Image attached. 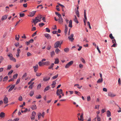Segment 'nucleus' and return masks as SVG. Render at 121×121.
Segmentation results:
<instances>
[{"mask_svg":"<svg viewBox=\"0 0 121 121\" xmlns=\"http://www.w3.org/2000/svg\"><path fill=\"white\" fill-rule=\"evenodd\" d=\"M57 4H58L59 5L61 6L62 7V9H63V8H64L65 7L63 5L60 4V3H58Z\"/></svg>","mask_w":121,"mask_h":121,"instance_id":"nucleus-58","label":"nucleus"},{"mask_svg":"<svg viewBox=\"0 0 121 121\" xmlns=\"http://www.w3.org/2000/svg\"><path fill=\"white\" fill-rule=\"evenodd\" d=\"M3 101L4 104L7 103L8 102V98L6 97H5L3 99Z\"/></svg>","mask_w":121,"mask_h":121,"instance_id":"nucleus-10","label":"nucleus"},{"mask_svg":"<svg viewBox=\"0 0 121 121\" xmlns=\"http://www.w3.org/2000/svg\"><path fill=\"white\" fill-rule=\"evenodd\" d=\"M35 98L37 99H39L41 98V96L40 95H39L38 96L36 95L35 96Z\"/></svg>","mask_w":121,"mask_h":121,"instance_id":"nucleus-39","label":"nucleus"},{"mask_svg":"<svg viewBox=\"0 0 121 121\" xmlns=\"http://www.w3.org/2000/svg\"><path fill=\"white\" fill-rule=\"evenodd\" d=\"M80 118H79V117H78V120L79 121H83V114H82L80 116Z\"/></svg>","mask_w":121,"mask_h":121,"instance_id":"nucleus-8","label":"nucleus"},{"mask_svg":"<svg viewBox=\"0 0 121 121\" xmlns=\"http://www.w3.org/2000/svg\"><path fill=\"white\" fill-rule=\"evenodd\" d=\"M109 37L112 39H114V38L112 36V33H111L109 35Z\"/></svg>","mask_w":121,"mask_h":121,"instance_id":"nucleus-37","label":"nucleus"},{"mask_svg":"<svg viewBox=\"0 0 121 121\" xmlns=\"http://www.w3.org/2000/svg\"><path fill=\"white\" fill-rule=\"evenodd\" d=\"M56 48L55 50V52L56 54H58L60 52V51L58 48Z\"/></svg>","mask_w":121,"mask_h":121,"instance_id":"nucleus-25","label":"nucleus"},{"mask_svg":"<svg viewBox=\"0 0 121 121\" xmlns=\"http://www.w3.org/2000/svg\"><path fill=\"white\" fill-rule=\"evenodd\" d=\"M34 94V91H32L30 92L29 95L30 96H32Z\"/></svg>","mask_w":121,"mask_h":121,"instance_id":"nucleus-36","label":"nucleus"},{"mask_svg":"<svg viewBox=\"0 0 121 121\" xmlns=\"http://www.w3.org/2000/svg\"><path fill=\"white\" fill-rule=\"evenodd\" d=\"M60 41H58L56 42L55 44L54 47L55 48H57L59 47L60 45Z\"/></svg>","mask_w":121,"mask_h":121,"instance_id":"nucleus-3","label":"nucleus"},{"mask_svg":"<svg viewBox=\"0 0 121 121\" xmlns=\"http://www.w3.org/2000/svg\"><path fill=\"white\" fill-rule=\"evenodd\" d=\"M8 15H4L1 18V20L2 21H3L4 20L6 19L7 18Z\"/></svg>","mask_w":121,"mask_h":121,"instance_id":"nucleus-14","label":"nucleus"},{"mask_svg":"<svg viewBox=\"0 0 121 121\" xmlns=\"http://www.w3.org/2000/svg\"><path fill=\"white\" fill-rule=\"evenodd\" d=\"M58 76V74H57L56 75L53 76L52 78L53 79H54L57 78Z\"/></svg>","mask_w":121,"mask_h":121,"instance_id":"nucleus-45","label":"nucleus"},{"mask_svg":"<svg viewBox=\"0 0 121 121\" xmlns=\"http://www.w3.org/2000/svg\"><path fill=\"white\" fill-rule=\"evenodd\" d=\"M72 21L71 20H70L69 22V27L72 28Z\"/></svg>","mask_w":121,"mask_h":121,"instance_id":"nucleus-22","label":"nucleus"},{"mask_svg":"<svg viewBox=\"0 0 121 121\" xmlns=\"http://www.w3.org/2000/svg\"><path fill=\"white\" fill-rule=\"evenodd\" d=\"M55 61L54 62L55 64H57L59 62V60L58 58L55 59Z\"/></svg>","mask_w":121,"mask_h":121,"instance_id":"nucleus-32","label":"nucleus"},{"mask_svg":"<svg viewBox=\"0 0 121 121\" xmlns=\"http://www.w3.org/2000/svg\"><path fill=\"white\" fill-rule=\"evenodd\" d=\"M18 76V74H16L14 75L13 76V78L14 79H16L17 78Z\"/></svg>","mask_w":121,"mask_h":121,"instance_id":"nucleus-41","label":"nucleus"},{"mask_svg":"<svg viewBox=\"0 0 121 121\" xmlns=\"http://www.w3.org/2000/svg\"><path fill=\"white\" fill-rule=\"evenodd\" d=\"M7 56L9 57V59L14 62H16V59L14 58L13 57L12 54L11 53H9L8 54Z\"/></svg>","mask_w":121,"mask_h":121,"instance_id":"nucleus-1","label":"nucleus"},{"mask_svg":"<svg viewBox=\"0 0 121 121\" xmlns=\"http://www.w3.org/2000/svg\"><path fill=\"white\" fill-rule=\"evenodd\" d=\"M20 78H18L17 79L16 83V84H18L19 83L20 81Z\"/></svg>","mask_w":121,"mask_h":121,"instance_id":"nucleus-47","label":"nucleus"},{"mask_svg":"<svg viewBox=\"0 0 121 121\" xmlns=\"http://www.w3.org/2000/svg\"><path fill=\"white\" fill-rule=\"evenodd\" d=\"M11 68V66L10 65H8L7 68V70L10 69Z\"/></svg>","mask_w":121,"mask_h":121,"instance_id":"nucleus-44","label":"nucleus"},{"mask_svg":"<svg viewBox=\"0 0 121 121\" xmlns=\"http://www.w3.org/2000/svg\"><path fill=\"white\" fill-rule=\"evenodd\" d=\"M33 68L34 69V71L35 72H36L38 69V66L37 65L35 66H34Z\"/></svg>","mask_w":121,"mask_h":121,"instance_id":"nucleus-9","label":"nucleus"},{"mask_svg":"<svg viewBox=\"0 0 121 121\" xmlns=\"http://www.w3.org/2000/svg\"><path fill=\"white\" fill-rule=\"evenodd\" d=\"M33 21H35V22H37V23L39 22H40L41 21L40 20H39L37 18L35 17V19H33L32 20Z\"/></svg>","mask_w":121,"mask_h":121,"instance_id":"nucleus-30","label":"nucleus"},{"mask_svg":"<svg viewBox=\"0 0 121 121\" xmlns=\"http://www.w3.org/2000/svg\"><path fill=\"white\" fill-rule=\"evenodd\" d=\"M50 64V62L49 61L43 62V65H46L47 66L48 65Z\"/></svg>","mask_w":121,"mask_h":121,"instance_id":"nucleus-18","label":"nucleus"},{"mask_svg":"<svg viewBox=\"0 0 121 121\" xmlns=\"http://www.w3.org/2000/svg\"><path fill=\"white\" fill-rule=\"evenodd\" d=\"M107 117H108L111 116V113L108 110L107 111Z\"/></svg>","mask_w":121,"mask_h":121,"instance_id":"nucleus-17","label":"nucleus"},{"mask_svg":"<svg viewBox=\"0 0 121 121\" xmlns=\"http://www.w3.org/2000/svg\"><path fill=\"white\" fill-rule=\"evenodd\" d=\"M17 51V53L16 55V56L17 57H18L19 56V53L21 52V51L19 48H18Z\"/></svg>","mask_w":121,"mask_h":121,"instance_id":"nucleus-13","label":"nucleus"},{"mask_svg":"<svg viewBox=\"0 0 121 121\" xmlns=\"http://www.w3.org/2000/svg\"><path fill=\"white\" fill-rule=\"evenodd\" d=\"M20 17H23L25 15V14L24 13H20L19 14Z\"/></svg>","mask_w":121,"mask_h":121,"instance_id":"nucleus-43","label":"nucleus"},{"mask_svg":"<svg viewBox=\"0 0 121 121\" xmlns=\"http://www.w3.org/2000/svg\"><path fill=\"white\" fill-rule=\"evenodd\" d=\"M74 18L73 19L74 21L75 22H76L77 24L78 23V21L77 19V17H76V15H75L74 16Z\"/></svg>","mask_w":121,"mask_h":121,"instance_id":"nucleus-19","label":"nucleus"},{"mask_svg":"<svg viewBox=\"0 0 121 121\" xmlns=\"http://www.w3.org/2000/svg\"><path fill=\"white\" fill-rule=\"evenodd\" d=\"M83 66V65L81 64H80L79 65V67L80 68H82Z\"/></svg>","mask_w":121,"mask_h":121,"instance_id":"nucleus-63","label":"nucleus"},{"mask_svg":"<svg viewBox=\"0 0 121 121\" xmlns=\"http://www.w3.org/2000/svg\"><path fill=\"white\" fill-rule=\"evenodd\" d=\"M96 119L97 121H100L101 120L100 118L98 115H97L96 116Z\"/></svg>","mask_w":121,"mask_h":121,"instance_id":"nucleus-24","label":"nucleus"},{"mask_svg":"<svg viewBox=\"0 0 121 121\" xmlns=\"http://www.w3.org/2000/svg\"><path fill=\"white\" fill-rule=\"evenodd\" d=\"M62 92V89H57V91H56V94L57 95H60V94H61V93Z\"/></svg>","mask_w":121,"mask_h":121,"instance_id":"nucleus-7","label":"nucleus"},{"mask_svg":"<svg viewBox=\"0 0 121 121\" xmlns=\"http://www.w3.org/2000/svg\"><path fill=\"white\" fill-rule=\"evenodd\" d=\"M41 87V84H39L37 86V89H40Z\"/></svg>","mask_w":121,"mask_h":121,"instance_id":"nucleus-55","label":"nucleus"},{"mask_svg":"<svg viewBox=\"0 0 121 121\" xmlns=\"http://www.w3.org/2000/svg\"><path fill=\"white\" fill-rule=\"evenodd\" d=\"M44 35L45 37L48 39H51V38L49 34H45Z\"/></svg>","mask_w":121,"mask_h":121,"instance_id":"nucleus-15","label":"nucleus"},{"mask_svg":"<svg viewBox=\"0 0 121 121\" xmlns=\"http://www.w3.org/2000/svg\"><path fill=\"white\" fill-rule=\"evenodd\" d=\"M73 35L72 34L68 37V38L69 39V40L71 41L72 42L74 40V38H73Z\"/></svg>","mask_w":121,"mask_h":121,"instance_id":"nucleus-5","label":"nucleus"},{"mask_svg":"<svg viewBox=\"0 0 121 121\" xmlns=\"http://www.w3.org/2000/svg\"><path fill=\"white\" fill-rule=\"evenodd\" d=\"M74 92L75 94H77L78 95H80V93L76 91H74Z\"/></svg>","mask_w":121,"mask_h":121,"instance_id":"nucleus-49","label":"nucleus"},{"mask_svg":"<svg viewBox=\"0 0 121 121\" xmlns=\"http://www.w3.org/2000/svg\"><path fill=\"white\" fill-rule=\"evenodd\" d=\"M25 102H23V104H22V105H20V107H23V106L24 105H25Z\"/></svg>","mask_w":121,"mask_h":121,"instance_id":"nucleus-60","label":"nucleus"},{"mask_svg":"<svg viewBox=\"0 0 121 121\" xmlns=\"http://www.w3.org/2000/svg\"><path fill=\"white\" fill-rule=\"evenodd\" d=\"M103 81V78L99 79H98L97 82L98 83H100L102 82Z\"/></svg>","mask_w":121,"mask_h":121,"instance_id":"nucleus-29","label":"nucleus"},{"mask_svg":"<svg viewBox=\"0 0 121 121\" xmlns=\"http://www.w3.org/2000/svg\"><path fill=\"white\" fill-rule=\"evenodd\" d=\"M19 120V118H17L14 119L13 121H18Z\"/></svg>","mask_w":121,"mask_h":121,"instance_id":"nucleus-59","label":"nucleus"},{"mask_svg":"<svg viewBox=\"0 0 121 121\" xmlns=\"http://www.w3.org/2000/svg\"><path fill=\"white\" fill-rule=\"evenodd\" d=\"M41 74H42L41 73H36V75L37 76H39L41 75Z\"/></svg>","mask_w":121,"mask_h":121,"instance_id":"nucleus-51","label":"nucleus"},{"mask_svg":"<svg viewBox=\"0 0 121 121\" xmlns=\"http://www.w3.org/2000/svg\"><path fill=\"white\" fill-rule=\"evenodd\" d=\"M31 108L33 110H35L36 109L37 107L35 104L32 105L31 107Z\"/></svg>","mask_w":121,"mask_h":121,"instance_id":"nucleus-20","label":"nucleus"},{"mask_svg":"<svg viewBox=\"0 0 121 121\" xmlns=\"http://www.w3.org/2000/svg\"><path fill=\"white\" fill-rule=\"evenodd\" d=\"M27 56H30L31 55V54L29 52H28L27 53Z\"/></svg>","mask_w":121,"mask_h":121,"instance_id":"nucleus-62","label":"nucleus"},{"mask_svg":"<svg viewBox=\"0 0 121 121\" xmlns=\"http://www.w3.org/2000/svg\"><path fill=\"white\" fill-rule=\"evenodd\" d=\"M108 95L109 96L111 97H113L116 96L115 95L113 94L111 92H109L108 93Z\"/></svg>","mask_w":121,"mask_h":121,"instance_id":"nucleus-12","label":"nucleus"},{"mask_svg":"<svg viewBox=\"0 0 121 121\" xmlns=\"http://www.w3.org/2000/svg\"><path fill=\"white\" fill-rule=\"evenodd\" d=\"M75 12L77 16L79 17V15L78 10H76L75 11Z\"/></svg>","mask_w":121,"mask_h":121,"instance_id":"nucleus-31","label":"nucleus"},{"mask_svg":"<svg viewBox=\"0 0 121 121\" xmlns=\"http://www.w3.org/2000/svg\"><path fill=\"white\" fill-rule=\"evenodd\" d=\"M79 85L78 84H76L74 85V86H77V87L79 89H81L82 87V86H79Z\"/></svg>","mask_w":121,"mask_h":121,"instance_id":"nucleus-34","label":"nucleus"},{"mask_svg":"<svg viewBox=\"0 0 121 121\" xmlns=\"http://www.w3.org/2000/svg\"><path fill=\"white\" fill-rule=\"evenodd\" d=\"M26 75H27L26 73H25L23 75V76H22V79H24L25 77H26Z\"/></svg>","mask_w":121,"mask_h":121,"instance_id":"nucleus-46","label":"nucleus"},{"mask_svg":"<svg viewBox=\"0 0 121 121\" xmlns=\"http://www.w3.org/2000/svg\"><path fill=\"white\" fill-rule=\"evenodd\" d=\"M18 37H17V36L16 35V38H15V39L16 40H19V35H18Z\"/></svg>","mask_w":121,"mask_h":121,"instance_id":"nucleus-56","label":"nucleus"},{"mask_svg":"<svg viewBox=\"0 0 121 121\" xmlns=\"http://www.w3.org/2000/svg\"><path fill=\"white\" fill-rule=\"evenodd\" d=\"M15 85H12L11 87L9 88L8 90L9 92H10V91H11L15 87Z\"/></svg>","mask_w":121,"mask_h":121,"instance_id":"nucleus-21","label":"nucleus"},{"mask_svg":"<svg viewBox=\"0 0 121 121\" xmlns=\"http://www.w3.org/2000/svg\"><path fill=\"white\" fill-rule=\"evenodd\" d=\"M87 99L88 101H89L91 100V98L90 96H89L87 97Z\"/></svg>","mask_w":121,"mask_h":121,"instance_id":"nucleus-57","label":"nucleus"},{"mask_svg":"<svg viewBox=\"0 0 121 121\" xmlns=\"http://www.w3.org/2000/svg\"><path fill=\"white\" fill-rule=\"evenodd\" d=\"M13 70H11L9 72L8 74V75H10L11 74H12V73L13 72Z\"/></svg>","mask_w":121,"mask_h":121,"instance_id":"nucleus-54","label":"nucleus"},{"mask_svg":"<svg viewBox=\"0 0 121 121\" xmlns=\"http://www.w3.org/2000/svg\"><path fill=\"white\" fill-rule=\"evenodd\" d=\"M50 78V77H44L43 78V81H47L49 80Z\"/></svg>","mask_w":121,"mask_h":121,"instance_id":"nucleus-11","label":"nucleus"},{"mask_svg":"<svg viewBox=\"0 0 121 121\" xmlns=\"http://www.w3.org/2000/svg\"><path fill=\"white\" fill-rule=\"evenodd\" d=\"M44 24L43 23H39V26H40V27H42L44 25Z\"/></svg>","mask_w":121,"mask_h":121,"instance_id":"nucleus-50","label":"nucleus"},{"mask_svg":"<svg viewBox=\"0 0 121 121\" xmlns=\"http://www.w3.org/2000/svg\"><path fill=\"white\" fill-rule=\"evenodd\" d=\"M58 21L60 23H62L63 22V20L61 17H59L58 19Z\"/></svg>","mask_w":121,"mask_h":121,"instance_id":"nucleus-16","label":"nucleus"},{"mask_svg":"<svg viewBox=\"0 0 121 121\" xmlns=\"http://www.w3.org/2000/svg\"><path fill=\"white\" fill-rule=\"evenodd\" d=\"M46 31L48 32H50V29L48 28H46Z\"/></svg>","mask_w":121,"mask_h":121,"instance_id":"nucleus-61","label":"nucleus"},{"mask_svg":"<svg viewBox=\"0 0 121 121\" xmlns=\"http://www.w3.org/2000/svg\"><path fill=\"white\" fill-rule=\"evenodd\" d=\"M4 60V58L2 56H0V64Z\"/></svg>","mask_w":121,"mask_h":121,"instance_id":"nucleus-35","label":"nucleus"},{"mask_svg":"<svg viewBox=\"0 0 121 121\" xmlns=\"http://www.w3.org/2000/svg\"><path fill=\"white\" fill-rule=\"evenodd\" d=\"M27 3L24 4H23V6L24 7L26 8L27 6Z\"/></svg>","mask_w":121,"mask_h":121,"instance_id":"nucleus-64","label":"nucleus"},{"mask_svg":"<svg viewBox=\"0 0 121 121\" xmlns=\"http://www.w3.org/2000/svg\"><path fill=\"white\" fill-rule=\"evenodd\" d=\"M51 56V57H53L55 55V53L54 51H52L50 53Z\"/></svg>","mask_w":121,"mask_h":121,"instance_id":"nucleus-26","label":"nucleus"},{"mask_svg":"<svg viewBox=\"0 0 121 121\" xmlns=\"http://www.w3.org/2000/svg\"><path fill=\"white\" fill-rule=\"evenodd\" d=\"M64 50L65 52H69V49L68 48H65L64 49Z\"/></svg>","mask_w":121,"mask_h":121,"instance_id":"nucleus-33","label":"nucleus"},{"mask_svg":"<svg viewBox=\"0 0 121 121\" xmlns=\"http://www.w3.org/2000/svg\"><path fill=\"white\" fill-rule=\"evenodd\" d=\"M54 65V63H52V64L51 66L50 67H48V69H50L52 68L53 67V66Z\"/></svg>","mask_w":121,"mask_h":121,"instance_id":"nucleus-40","label":"nucleus"},{"mask_svg":"<svg viewBox=\"0 0 121 121\" xmlns=\"http://www.w3.org/2000/svg\"><path fill=\"white\" fill-rule=\"evenodd\" d=\"M38 64L40 66H42L43 65V63H42L41 61L39 62Z\"/></svg>","mask_w":121,"mask_h":121,"instance_id":"nucleus-38","label":"nucleus"},{"mask_svg":"<svg viewBox=\"0 0 121 121\" xmlns=\"http://www.w3.org/2000/svg\"><path fill=\"white\" fill-rule=\"evenodd\" d=\"M81 61L84 63H85V60L84 59H83V58H82L81 59Z\"/></svg>","mask_w":121,"mask_h":121,"instance_id":"nucleus-53","label":"nucleus"},{"mask_svg":"<svg viewBox=\"0 0 121 121\" xmlns=\"http://www.w3.org/2000/svg\"><path fill=\"white\" fill-rule=\"evenodd\" d=\"M8 77L7 76H6L3 79V81H7L8 79Z\"/></svg>","mask_w":121,"mask_h":121,"instance_id":"nucleus-42","label":"nucleus"},{"mask_svg":"<svg viewBox=\"0 0 121 121\" xmlns=\"http://www.w3.org/2000/svg\"><path fill=\"white\" fill-rule=\"evenodd\" d=\"M87 25L89 26V28L90 29H91V27L90 26V23L89 22H87Z\"/></svg>","mask_w":121,"mask_h":121,"instance_id":"nucleus-52","label":"nucleus"},{"mask_svg":"<svg viewBox=\"0 0 121 121\" xmlns=\"http://www.w3.org/2000/svg\"><path fill=\"white\" fill-rule=\"evenodd\" d=\"M36 112H33L32 113V115L31 117V119L32 120H33L35 119V116L36 115Z\"/></svg>","mask_w":121,"mask_h":121,"instance_id":"nucleus-4","label":"nucleus"},{"mask_svg":"<svg viewBox=\"0 0 121 121\" xmlns=\"http://www.w3.org/2000/svg\"><path fill=\"white\" fill-rule=\"evenodd\" d=\"M68 30V26L67 25H65V33L66 34L67 33V32Z\"/></svg>","mask_w":121,"mask_h":121,"instance_id":"nucleus-27","label":"nucleus"},{"mask_svg":"<svg viewBox=\"0 0 121 121\" xmlns=\"http://www.w3.org/2000/svg\"><path fill=\"white\" fill-rule=\"evenodd\" d=\"M73 61L72 60L71 61L67 64L65 66V68H68L69 66H71L73 63Z\"/></svg>","mask_w":121,"mask_h":121,"instance_id":"nucleus-2","label":"nucleus"},{"mask_svg":"<svg viewBox=\"0 0 121 121\" xmlns=\"http://www.w3.org/2000/svg\"><path fill=\"white\" fill-rule=\"evenodd\" d=\"M5 116V113L3 112H1L0 113V117L3 118Z\"/></svg>","mask_w":121,"mask_h":121,"instance_id":"nucleus-23","label":"nucleus"},{"mask_svg":"<svg viewBox=\"0 0 121 121\" xmlns=\"http://www.w3.org/2000/svg\"><path fill=\"white\" fill-rule=\"evenodd\" d=\"M50 89V86H48L46 87L45 89L44 90V92H45L46 91Z\"/></svg>","mask_w":121,"mask_h":121,"instance_id":"nucleus-28","label":"nucleus"},{"mask_svg":"<svg viewBox=\"0 0 121 121\" xmlns=\"http://www.w3.org/2000/svg\"><path fill=\"white\" fill-rule=\"evenodd\" d=\"M18 99L20 101H22V97L21 96H20L18 98Z\"/></svg>","mask_w":121,"mask_h":121,"instance_id":"nucleus-48","label":"nucleus"},{"mask_svg":"<svg viewBox=\"0 0 121 121\" xmlns=\"http://www.w3.org/2000/svg\"><path fill=\"white\" fill-rule=\"evenodd\" d=\"M36 12V11H33L32 12H30V14L29 15H28V16L29 17H33L35 14Z\"/></svg>","mask_w":121,"mask_h":121,"instance_id":"nucleus-6","label":"nucleus"}]
</instances>
